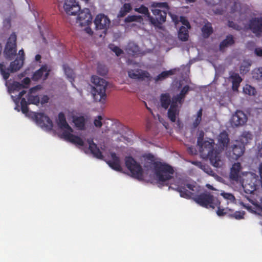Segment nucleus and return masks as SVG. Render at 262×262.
I'll list each match as a JSON object with an SVG mask.
<instances>
[{
    "mask_svg": "<svg viewBox=\"0 0 262 262\" xmlns=\"http://www.w3.org/2000/svg\"><path fill=\"white\" fill-rule=\"evenodd\" d=\"M16 39L17 36L15 33H12L7 40L4 53L6 58L11 60L16 54Z\"/></svg>",
    "mask_w": 262,
    "mask_h": 262,
    "instance_id": "nucleus-8",
    "label": "nucleus"
},
{
    "mask_svg": "<svg viewBox=\"0 0 262 262\" xmlns=\"http://www.w3.org/2000/svg\"><path fill=\"white\" fill-rule=\"evenodd\" d=\"M92 16L89 9H84L79 11L76 22L80 26L89 25L92 23Z\"/></svg>",
    "mask_w": 262,
    "mask_h": 262,
    "instance_id": "nucleus-11",
    "label": "nucleus"
},
{
    "mask_svg": "<svg viewBox=\"0 0 262 262\" xmlns=\"http://www.w3.org/2000/svg\"><path fill=\"white\" fill-rule=\"evenodd\" d=\"M253 135L250 132H244L239 138V142L245 145L252 140Z\"/></svg>",
    "mask_w": 262,
    "mask_h": 262,
    "instance_id": "nucleus-34",
    "label": "nucleus"
},
{
    "mask_svg": "<svg viewBox=\"0 0 262 262\" xmlns=\"http://www.w3.org/2000/svg\"><path fill=\"white\" fill-rule=\"evenodd\" d=\"M245 149L244 144L236 140L232 147V155L230 153V156L232 159L237 160L243 155Z\"/></svg>",
    "mask_w": 262,
    "mask_h": 262,
    "instance_id": "nucleus-15",
    "label": "nucleus"
},
{
    "mask_svg": "<svg viewBox=\"0 0 262 262\" xmlns=\"http://www.w3.org/2000/svg\"><path fill=\"white\" fill-rule=\"evenodd\" d=\"M41 86L37 85L30 89L27 95V99L29 104H33L38 105L40 103V98L38 95H34L37 91L41 90Z\"/></svg>",
    "mask_w": 262,
    "mask_h": 262,
    "instance_id": "nucleus-16",
    "label": "nucleus"
},
{
    "mask_svg": "<svg viewBox=\"0 0 262 262\" xmlns=\"http://www.w3.org/2000/svg\"><path fill=\"white\" fill-rule=\"evenodd\" d=\"M91 82L94 85L92 92L94 99L104 104L106 99V89L107 82L95 75L91 77Z\"/></svg>",
    "mask_w": 262,
    "mask_h": 262,
    "instance_id": "nucleus-4",
    "label": "nucleus"
},
{
    "mask_svg": "<svg viewBox=\"0 0 262 262\" xmlns=\"http://www.w3.org/2000/svg\"><path fill=\"white\" fill-rule=\"evenodd\" d=\"M108 48L113 51L117 56H120L123 53V51L118 47L115 46L114 44H110L108 45Z\"/></svg>",
    "mask_w": 262,
    "mask_h": 262,
    "instance_id": "nucleus-48",
    "label": "nucleus"
},
{
    "mask_svg": "<svg viewBox=\"0 0 262 262\" xmlns=\"http://www.w3.org/2000/svg\"><path fill=\"white\" fill-rule=\"evenodd\" d=\"M63 8L67 14L75 15L80 10V7L76 0H65Z\"/></svg>",
    "mask_w": 262,
    "mask_h": 262,
    "instance_id": "nucleus-13",
    "label": "nucleus"
},
{
    "mask_svg": "<svg viewBox=\"0 0 262 262\" xmlns=\"http://www.w3.org/2000/svg\"><path fill=\"white\" fill-rule=\"evenodd\" d=\"M192 199L202 207L214 209L216 206L221 204L220 201L210 193L207 191L201 193L199 195H195Z\"/></svg>",
    "mask_w": 262,
    "mask_h": 262,
    "instance_id": "nucleus-5",
    "label": "nucleus"
},
{
    "mask_svg": "<svg viewBox=\"0 0 262 262\" xmlns=\"http://www.w3.org/2000/svg\"><path fill=\"white\" fill-rule=\"evenodd\" d=\"M204 136V133L203 131L201 130L200 132L199 136L197 139V144H200L202 141H204L203 138Z\"/></svg>",
    "mask_w": 262,
    "mask_h": 262,
    "instance_id": "nucleus-56",
    "label": "nucleus"
},
{
    "mask_svg": "<svg viewBox=\"0 0 262 262\" xmlns=\"http://www.w3.org/2000/svg\"><path fill=\"white\" fill-rule=\"evenodd\" d=\"M253 77L256 79L262 80V67H260L254 70Z\"/></svg>",
    "mask_w": 262,
    "mask_h": 262,
    "instance_id": "nucleus-50",
    "label": "nucleus"
},
{
    "mask_svg": "<svg viewBox=\"0 0 262 262\" xmlns=\"http://www.w3.org/2000/svg\"><path fill=\"white\" fill-rule=\"evenodd\" d=\"M174 74V72L172 70H170L169 71H163L159 74L157 77L154 78V80L156 82L159 81H162L167 78L170 75Z\"/></svg>",
    "mask_w": 262,
    "mask_h": 262,
    "instance_id": "nucleus-38",
    "label": "nucleus"
},
{
    "mask_svg": "<svg viewBox=\"0 0 262 262\" xmlns=\"http://www.w3.org/2000/svg\"><path fill=\"white\" fill-rule=\"evenodd\" d=\"M144 166L147 169L153 168L156 180L160 184L167 185L169 180L172 178L174 170L172 166L157 161L156 158L151 154L143 156Z\"/></svg>",
    "mask_w": 262,
    "mask_h": 262,
    "instance_id": "nucleus-1",
    "label": "nucleus"
},
{
    "mask_svg": "<svg viewBox=\"0 0 262 262\" xmlns=\"http://www.w3.org/2000/svg\"><path fill=\"white\" fill-rule=\"evenodd\" d=\"M103 118L101 116H98L94 121V124L97 127H101L102 126V120Z\"/></svg>",
    "mask_w": 262,
    "mask_h": 262,
    "instance_id": "nucleus-53",
    "label": "nucleus"
},
{
    "mask_svg": "<svg viewBox=\"0 0 262 262\" xmlns=\"http://www.w3.org/2000/svg\"><path fill=\"white\" fill-rule=\"evenodd\" d=\"M158 119L160 122L162 123V124L164 125V126L166 128H168V127L169 126V124L168 122H166L163 119H162L159 115H158Z\"/></svg>",
    "mask_w": 262,
    "mask_h": 262,
    "instance_id": "nucleus-57",
    "label": "nucleus"
},
{
    "mask_svg": "<svg viewBox=\"0 0 262 262\" xmlns=\"http://www.w3.org/2000/svg\"><path fill=\"white\" fill-rule=\"evenodd\" d=\"M190 28H186L185 26H181L178 31V38L183 41L188 40L189 37L188 29Z\"/></svg>",
    "mask_w": 262,
    "mask_h": 262,
    "instance_id": "nucleus-30",
    "label": "nucleus"
},
{
    "mask_svg": "<svg viewBox=\"0 0 262 262\" xmlns=\"http://www.w3.org/2000/svg\"><path fill=\"white\" fill-rule=\"evenodd\" d=\"M138 46L134 45V44H131L129 43L128 45L127 51V52L129 54H132L133 55H134L135 53H136L138 52Z\"/></svg>",
    "mask_w": 262,
    "mask_h": 262,
    "instance_id": "nucleus-51",
    "label": "nucleus"
},
{
    "mask_svg": "<svg viewBox=\"0 0 262 262\" xmlns=\"http://www.w3.org/2000/svg\"><path fill=\"white\" fill-rule=\"evenodd\" d=\"M205 1L209 5H215L220 2V0H205Z\"/></svg>",
    "mask_w": 262,
    "mask_h": 262,
    "instance_id": "nucleus-59",
    "label": "nucleus"
},
{
    "mask_svg": "<svg viewBox=\"0 0 262 262\" xmlns=\"http://www.w3.org/2000/svg\"><path fill=\"white\" fill-rule=\"evenodd\" d=\"M132 10V6L129 3H125L121 8L118 14V17H123Z\"/></svg>",
    "mask_w": 262,
    "mask_h": 262,
    "instance_id": "nucleus-35",
    "label": "nucleus"
},
{
    "mask_svg": "<svg viewBox=\"0 0 262 262\" xmlns=\"http://www.w3.org/2000/svg\"><path fill=\"white\" fill-rule=\"evenodd\" d=\"M33 118L36 124L41 128L48 131L52 129L53 124L51 119L43 113H35Z\"/></svg>",
    "mask_w": 262,
    "mask_h": 262,
    "instance_id": "nucleus-9",
    "label": "nucleus"
},
{
    "mask_svg": "<svg viewBox=\"0 0 262 262\" xmlns=\"http://www.w3.org/2000/svg\"><path fill=\"white\" fill-rule=\"evenodd\" d=\"M97 71L98 74L102 76L106 75L108 72L107 67L105 65L100 63L98 64Z\"/></svg>",
    "mask_w": 262,
    "mask_h": 262,
    "instance_id": "nucleus-44",
    "label": "nucleus"
},
{
    "mask_svg": "<svg viewBox=\"0 0 262 262\" xmlns=\"http://www.w3.org/2000/svg\"><path fill=\"white\" fill-rule=\"evenodd\" d=\"M18 54L20 55L19 59H22L23 60H24L25 54L24 50L23 49L20 50L18 52Z\"/></svg>",
    "mask_w": 262,
    "mask_h": 262,
    "instance_id": "nucleus-64",
    "label": "nucleus"
},
{
    "mask_svg": "<svg viewBox=\"0 0 262 262\" xmlns=\"http://www.w3.org/2000/svg\"><path fill=\"white\" fill-rule=\"evenodd\" d=\"M24 60L15 59L10 63L9 68L6 69L3 63H0V72L5 80H7L10 77V73H14L19 70L23 66Z\"/></svg>",
    "mask_w": 262,
    "mask_h": 262,
    "instance_id": "nucleus-7",
    "label": "nucleus"
},
{
    "mask_svg": "<svg viewBox=\"0 0 262 262\" xmlns=\"http://www.w3.org/2000/svg\"><path fill=\"white\" fill-rule=\"evenodd\" d=\"M180 110L178 107L170 105L167 111V117L171 122H175L177 117L179 116Z\"/></svg>",
    "mask_w": 262,
    "mask_h": 262,
    "instance_id": "nucleus-26",
    "label": "nucleus"
},
{
    "mask_svg": "<svg viewBox=\"0 0 262 262\" xmlns=\"http://www.w3.org/2000/svg\"><path fill=\"white\" fill-rule=\"evenodd\" d=\"M88 143H89V148L91 152L93 154V156L97 159L102 160L103 159V156L102 153L97 147V145L94 142L93 139H88Z\"/></svg>",
    "mask_w": 262,
    "mask_h": 262,
    "instance_id": "nucleus-22",
    "label": "nucleus"
},
{
    "mask_svg": "<svg viewBox=\"0 0 262 262\" xmlns=\"http://www.w3.org/2000/svg\"><path fill=\"white\" fill-rule=\"evenodd\" d=\"M255 54L258 56H262V49L260 48H256L255 50Z\"/></svg>",
    "mask_w": 262,
    "mask_h": 262,
    "instance_id": "nucleus-63",
    "label": "nucleus"
},
{
    "mask_svg": "<svg viewBox=\"0 0 262 262\" xmlns=\"http://www.w3.org/2000/svg\"><path fill=\"white\" fill-rule=\"evenodd\" d=\"M141 19H142V17L140 15H129L125 18L124 21L125 23H131L138 21Z\"/></svg>",
    "mask_w": 262,
    "mask_h": 262,
    "instance_id": "nucleus-49",
    "label": "nucleus"
},
{
    "mask_svg": "<svg viewBox=\"0 0 262 262\" xmlns=\"http://www.w3.org/2000/svg\"><path fill=\"white\" fill-rule=\"evenodd\" d=\"M235 43L233 36L232 35H228L226 36L219 46L220 51L223 52L226 48L232 46Z\"/></svg>",
    "mask_w": 262,
    "mask_h": 262,
    "instance_id": "nucleus-27",
    "label": "nucleus"
},
{
    "mask_svg": "<svg viewBox=\"0 0 262 262\" xmlns=\"http://www.w3.org/2000/svg\"><path fill=\"white\" fill-rule=\"evenodd\" d=\"M242 166L240 163L237 162L233 164L230 171V178L231 180L238 181L240 178L239 172L241 170Z\"/></svg>",
    "mask_w": 262,
    "mask_h": 262,
    "instance_id": "nucleus-24",
    "label": "nucleus"
},
{
    "mask_svg": "<svg viewBox=\"0 0 262 262\" xmlns=\"http://www.w3.org/2000/svg\"><path fill=\"white\" fill-rule=\"evenodd\" d=\"M29 104L28 101H27L25 98L21 99L20 106L21 111L23 114H27L29 111L28 105Z\"/></svg>",
    "mask_w": 262,
    "mask_h": 262,
    "instance_id": "nucleus-46",
    "label": "nucleus"
},
{
    "mask_svg": "<svg viewBox=\"0 0 262 262\" xmlns=\"http://www.w3.org/2000/svg\"><path fill=\"white\" fill-rule=\"evenodd\" d=\"M124 161L125 166L130 172L132 176L138 180H142L143 170L140 164L131 156L125 157Z\"/></svg>",
    "mask_w": 262,
    "mask_h": 262,
    "instance_id": "nucleus-6",
    "label": "nucleus"
},
{
    "mask_svg": "<svg viewBox=\"0 0 262 262\" xmlns=\"http://www.w3.org/2000/svg\"><path fill=\"white\" fill-rule=\"evenodd\" d=\"M188 152L192 155H195L196 154V150L193 147L191 146L188 147Z\"/></svg>",
    "mask_w": 262,
    "mask_h": 262,
    "instance_id": "nucleus-62",
    "label": "nucleus"
},
{
    "mask_svg": "<svg viewBox=\"0 0 262 262\" xmlns=\"http://www.w3.org/2000/svg\"><path fill=\"white\" fill-rule=\"evenodd\" d=\"M97 29L102 30L106 29L110 24L108 18L103 14L97 15L94 20Z\"/></svg>",
    "mask_w": 262,
    "mask_h": 262,
    "instance_id": "nucleus-17",
    "label": "nucleus"
},
{
    "mask_svg": "<svg viewBox=\"0 0 262 262\" xmlns=\"http://www.w3.org/2000/svg\"><path fill=\"white\" fill-rule=\"evenodd\" d=\"M190 87L188 85H185L181 90L180 93L179 94L183 98H185L186 95L188 93Z\"/></svg>",
    "mask_w": 262,
    "mask_h": 262,
    "instance_id": "nucleus-54",
    "label": "nucleus"
},
{
    "mask_svg": "<svg viewBox=\"0 0 262 262\" xmlns=\"http://www.w3.org/2000/svg\"><path fill=\"white\" fill-rule=\"evenodd\" d=\"M251 63L248 61H244L239 67V71L241 74L246 73L249 71Z\"/></svg>",
    "mask_w": 262,
    "mask_h": 262,
    "instance_id": "nucleus-47",
    "label": "nucleus"
},
{
    "mask_svg": "<svg viewBox=\"0 0 262 262\" xmlns=\"http://www.w3.org/2000/svg\"><path fill=\"white\" fill-rule=\"evenodd\" d=\"M13 87L14 88V90L19 91L23 88H26L25 85H24L23 84L20 83L19 82H14L13 84Z\"/></svg>",
    "mask_w": 262,
    "mask_h": 262,
    "instance_id": "nucleus-55",
    "label": "nucleus"
},
{
    "mask_svg": "<svg viewBox=\"0 0 262 262\" xmlns=\"http://www.w3.org/2000/svg\"><path fill=\"white\" fill-rule=\"evenodd\" d=\"M243 91L245 94L249 96H254L256 93L255 89L249 84H246L244 87Z\"/></svg>",
    "mask_w": 262,
    "mask_h": 262,
    "instance_id": "nucleus-41",
    "label": "nucleus"
},
{
    "mask_svg": "<svg viewBox=\"0 0 262 262\" xmlns=\"http://www.w3.org/2000/svg\"><path fill=\"white\" fill-rule=\"evenodd\" d=\"M243 187L245 192L249 194L253 193L256 190V185L254 183L252 184H245L243 185Z\"/></svg>",
    "mask_w": 262,
    "mask_h": 262,
    "instance_id": "nucleus-45",
    "label": "nucleus"
},
{
    "mask_svg": "<svg viewBox=\"0 0 262 262\" xmlns=\"http://www.w3.org/2000/svg\"><path fill=\"white\" fill-rule=\"evenodd\" d=\"M249 28L256 36L262 35V17H257L252 18L249 21Z\"/></svg>",
    "mask_w": 262,
    "mask_h": 262,
    "instance_id": "nucleus-12",
    "label": "nucleus"
},
{
    "mask_svg": "<svg viewBox=\"0 0 262 262\" xmlns=\"http://www.w3.org/2000/svg\"><path fill=\"white\" fill-rule=\"evenodd\" d=\"M44 73H45V77L46 78L49 73L47 71V68L45 66H42L33 74V79L35 80H38L42 77Z\"/></svg>",
    "mask_w": 262,
    "mask_h": 262,
    "instance_id": "nucleus-32",
    "label": "nucleus"
},
{
    "mask_svg": "<svg viewBox=\"0 0 262 262\" xmlns=\"http://www.w3.org/2000/svg\"><path fill=\"white\" fill-rule=\"evenodd\" d=\"M22 83L24 85H29L30 83V79L28 77L25 78L21 81Z\"/></svg>",
    "mask_w": 262,
    "mask_h": 262,
    "instance_id": "nucleus-61",
    "label": "nucleus"
},
{
    "mask_svg": "<svg viewBox=\"0 0 262 262\" xmlns=\"http://www.w3.org/2000/svg\"><path fill=\"white\" fill-rule=\"evenodd\" d=\"M184 98H183L179 94L173 96L171 99V103L170 105H173L176 107H178V103L180 104H182L184 101Z\"/></svg>",
    "mask_w": 262,
    "mask_h": 262,
    "instance_id": "nucleus-43",
    "label": "nucleus"
},
{
    "mask_svg": "<svg viewBox=\"0 0 262 262\" xmlns=\"http://www.w3.org/2000/svg\"><path fill=\"white\" fill-rule=\"evenodd\" d=\"M160 102L161 106L162 108H164L165 110L167 109L170 103H171V100L169 94H162L160 95Z\"/></svg>",
    "mask_w": 262,
    "mask_h": 262,
    "instance_id": "nucleus-28",
    "label": "nucleus"
},
{
    "mask_svg": "<svg viewBox=\"0 0 262 262\" xmlns=\"http://www.w3.org/2000/svg\"><path fill=\"white\" fill-rule=\"evenodd\" d=\"M229 75L232 82V89L233 91H237L243 79L238 73L233 71L230 72Z\"/></svg>",
    "mask_w": 262,
    "mask_h": 262,
    "instance_id": "nucleus-23",
    "label": "nucleus"
},
{
    "mask_svg": "<svg viewBox=\"0 0 262 262\" xmlns=\"http://www.w3.org/2000/svg\"><path fill=\"white\" fill-rule=\"evenodd\" d=\"M216 207L217 208L216 214L219 216H223L225 215H228L229 216V214L230 213V212H232V210L231 209H229L228 208H226L225 209L221 208L220 204L218 206H216Z\"/></svg>",
    "mask_w": 262,
    "mask_h": 262,
    "instance_id": "nucleus-40",
    "label": "nucleus"
},
{
    "mask_svg": "<svg viewBox=\"0 0 262 262\" xmlns=\"http://www.w3.org/2000/svg\"><path fill=\"white\" fill-rule=\"evenodd\" d=\"M230 139L227 133L224 130L221 132L217 137V143L220 150H224L229 145Z\"/></svg>",
    "mask_w": 262,
    "mask_h": 262,
    "instance_id": "nucleus-21",
    "label": "nucleus"
},
{
    "mask_svg": "<svg viewBox=\"0 0 262 262\" xmlns=\"http://www.w3.org/2000/svg\"><path fill=\"white\" fill-rule=\"evenodd\" d=\"M72 132L64 130L62 133V136L70 142L76 146H82L84 145L83 140L79 137L71 134Z\"/></svg>",
    "mask_w": 262,
    "mask_h": 262,
    "instance_id": "nucleus-18",
    "label": "nucleus"
},
{
    "mask_svg": "<svg viewBox=\"0 0 262 262\" xmlns=\"http://www.w3.org/2000/svg\"><path fill=\"white\" fill-rule=\"evenodd\" d=\"M110 155L112 159L106 161L107 164L113 169L119 172L122 171V168L119 157L114 152H111Z\"/></svg>",
    "mask_w": 262,
    "mask_h": 262,
    "instance_id": "nucleus-19",
    "label": "nucleus"
},
{
    "mask_svg": "<svg viewBox=\"0 0 262 262\" xmlns=\"http://www.w3.org/2000/svg\"><path fill=\"white\" fill-rule=\"evenodd\" d=\"M169 10L168 4L166 2H152L151 4V11L155 16H150L148 8L144 5L136 8L135 11L144 14L149 18L151 23L155 26L161 25L166 20L167 12Z\"/></svg>",
    "mask_w": 262,
    "mask_h": 262,
    "instance_id": "nucleus-2",
    "label": "nucleus"
},
{
    "mask_svg": "<svg viewBox=\"0 0 262 262\" xmlns=\"http://www.w3.org/2000/svg\"><path fill=\"white\" fill-rule=\"evenodd\" d=\"M63 68L65 73V74L67 77L69 79L70 81L72 83L74 81L75 76L74 73L72 69H71L68 65L64 64Z\"/></svg>",
    "mask_w": 262,
    "mask_h": 262,
    "instance_id": "nucleus-39",
    "label": "nucleus"
},
{
    "mask_svg": "<svg viewBox=\"0 0 262 262\" xmlns=\"http://www.w3.org/2000/svg\"><path fill=\"white\" fill-rule=\"evenodd\" d=\"M201 31L204 38H207L209 37L213 32V29L211 23L208 21L205 22L201 28Z\"/></svg>",
    "mask_w": 262,
    "mask_h": 262,
    "instance_id": "nucleus-29",
    "label": "nucleus"
},
{
    "mask_svg": "<svg viewBox=\"0 0 262 262\" xmlns=\"http://www.w3.org/2000/svg\"><path fill=\"white\" fill-rule=\"evenodd\" d=\"M189 189L190 190L194 191L197 189V186L194 184H186L184 186L179 185L176 189V190L180 193V195L181 197L190 199L192 198L195 195L194 193L188 191L187 189Z\"/></svg>",
    "mask_w": 262,
    "mask_h": 262,
    "instance_id": "nucleus-10",
    "label": "nucleus"
},
{
    "mask_svg": "<svg viewBox=\"0 0 262 262\" xmlns=\"http://www.w3.org/2000/svg\"><path fill=\"white\" fill-rule=\"evenodd\" d=\"M49 101V97L47 95H43L41 98L40 103L42 104H43L48 103Z\"/></svg>",
    "mask_w": 262,
    "mask_h": 262,
    "instance_id": "nucleus-58",
    "label": "nucleus"
},
{
    "mask_svg": "<svg viewBox=\"0 0 262 262\" xmlns=\"http://www.w3.org/2000/svg\"><path fill=\"white\" fill-rule=\"evenodd\" d=\"M245 214V212L244 211H236L233 213H232V212H230L229 214V216L231 218H233L236 220H241L244 218Z\"/></svg>",
    "mask_w": 262,
    "mask_h": 262,
    "instance_id": "nucleus-42",
    "label": "nucleus"
},
{
    "mask_svg": "<svg viewBox=\"0 0 262 262\" xmlns=\"http://www.w3.org/2000/svg\"><path fill=\"white\" fill-rule=\"evenodd\" d=\"M214 141L212 139L202 141L200 144L199 150L201 155L208 158L213 166L220 167L222 165L221 155L219 151L214 149Z\"/></svg>",
    "mask_w": 262,
    "mask_h": 262,
    "instance_id": "nucleus-3",
    "label": "nucleus"
},
{
    "mask_svg": "<svg viewBox=\"0 0 262 262\" xmlns=\"http://www.w3.org/2000/svg\"><path fill=\"white\" fill-rule=\"evenodd\" d=\"M247 118L246 114L242 111H237L231 119V123L233 126L243 125L247 122Z\"/></svg>",
    "mask_w": 262,
    "mask_h": 262,
    "instance_id": "nucleus-14",
    "label": "nucleus"
},
{
    "mask_svg": "<svg viewBox=\"0 0 262 262\" xmlns=\"http://www.w3.org/2000/svg\"><path fill=\"white\" fill-rule=\"evenodd\" d=\"M221 194L224 199L229 200L231 202H234L235 200L234 196L231 193L222 192Z\"/></svg>",
    "mask_w": 262,
    "mask_h": 262,
    "instance_id": "nucleus-52",
    "label": "nucleus"
},
{
    "mask_svg": "<svg viewBox=\"0 0 262 262\" xmlns=\"http://www.w3.org/2000/svg\"><path fill=\"white\" fill-rule=\"evenodd\" d=\"M172 19L176 25L178 24L179 22H180L183 25V26H185L186 28H191V26L189 21L185 16H181L179 17L178 16L175 15L174 16L172 17Z\"/></svg>",
    "mask_w": 262,
    "mask_h": 262,
    "instance_id": "nucleus-33",
    "label": "nucleus"
},
{
    "mask_svg": "<svg viewBox=\"0 0 262 262\" xmlns=\"http://www.w3.org/2000/svg\"><path fill=\"white\" fill-rule=\"evenodd\" d=\"M228 26L231 28H233L235 29H237L238 26L232 21H228Z\"/></svg>",
    "mask_w": 262,
    "mask_h": 262,
    "instance_id": "nucleus-60",
    "label": "nucleus"
},
{
    "mask_svg": "<svg viewBox=\"0 0 262 262\" xmlns=\"http://www.w3.org/2000/svg\"><path fill=\"white\" fill-rule=\"evenodd\" d=\"M128 75L132 79L141 80H143L145 78L150 77V74L147 71H141V70H130L128 71Z\"/></svg>",
    "mask_w": 262,
    "mask_h": 262,
    "instance_id": "nucleus-20",
    "label": "nucleus"
},
{
    "mask_svg": "<svg viewBox=\"0 0 262 262\" xmlns=\"http://www.w3.org/2000/svg\"><path fill=\"white\" fill-rule=\"evenodd\" d=\"M57 124L61 129L65 128L68 130V132H73V129L67 123L65 115L62 112H60L58 114Z\"/></svg>",
    "mask_w": 262,
    "mask_h": 262,
    "instance_id": "nucleus-25",
    "label": "nucleus"
},
{
    "mask_svg": "<svg viewBox=\"0 0 262 262\" xmlns=\"http://www.w3.org/2000/svg\"><path fill=\"white\" fill-rule=\"evenodd\" d=\"M192 163L210 175H212L213 173V171L212 170L210 166L206 164H203L199 161H194Z\"/></svg>",
    "mask_w": 262,
    "mask_h": 262,
    "instance_id": "nucleus-37",
    "label": "nucleus"
},
{
    "mask_svg": "<svg viewBox=\"0 0 262 262\" xmlns=\"http://www.w3.org/2000/svg\"><path fill=\"white\" fill-rule=\"evenodd\" d=\"M73 122L75 126L79 130H84L85 125V119L83 116L76 117L73 118Z\"/></svg>",
    "mask_w": 262,
    "mask_h": 262,
    "instance_id": "nucleus-31",
    "label": "nucleus"
},
{
    "mask_svg": "<svg viewBox=\"0 0 262 262\" xmlns=\"http://www.w3.org/2000/svg\"><path fill=\"white\" fill-rule=\"evenodd\" d=\"M202 113H203V109H202V108H201L198 111L196 115H194L193 116V117L194 118V119L193 121V122L192 124V126L193 128L195 129L200 125L201 122L202 121Z\"/></svg>",
    "mask_w": 262,
    "mask_h": 262,
    "instance_id": "nucleus-36",
    "label": "nucleus"
}]
</instances>
